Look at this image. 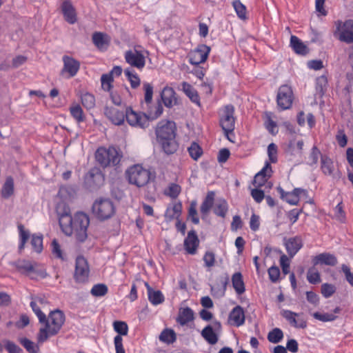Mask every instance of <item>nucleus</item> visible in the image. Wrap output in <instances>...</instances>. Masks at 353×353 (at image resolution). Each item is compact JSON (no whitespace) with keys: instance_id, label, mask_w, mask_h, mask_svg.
Returning a JSON list of instances; mask_svg holds the SVG:
<instances>
[{"instance_id":"21","label":"nucleus","mask_w":353,"mask_h":353,"mask_svg":"<svg viewBox=\"0 0 353 353\" xmlns=\"http://www.w3.org/2000/svg\"><path fill=\"white\" fill-rule=\"evenodd\" d=\"M61 10L65 20L70 24L77 22V14L74 6L68 1H64L61 5Z\"/></svg>"},{"instance_id":"29","label":"nucleus","mask_w":353,"mask_h":353,"mask_svg":"<svg viewBox=\"0 0 353 353\" xmlns=\"http://www.w3.org/2000/svg\"><path fill=\"white\" fill-rule=\"evenodd\" d=\"M232 283L233 288L238 294H242L245 292V284L241 273H234L232 276Z\"/></svg>"},{"instance_id":"59","label":"nucleus","mask_w":353,"mask_h":353,"mask_svg":"<svg viewBox=\"0 0 353 353\" xmlns=\"http://www.w3.org/2000/svg\"><path fill=\"white\" fill-rule=\"evenodd\" d=\"M336 291V288L332 284L323 283L321 285V294L325 298L330 297Z\"/></svg>"},{"instance_id":"57","label":"nucleus","mask_w":353,"mask_h":353,"mask_svg":"<svg viewBox=\"0 0 353 353\" xmlns=\"http://www.w3.org/2000/svg\"><path fill=\"white\" fill-rule=\"evenodd\" d=\"M31 245L35 252H37L38 253L41 252L43 250V237H42V236L33 234L32 236Z\"/></svg>"},{"instance_id":"39","label":"nucleus","mask_w":353,"mask_h":353,"mask_svg":"<svg viewBox=\"0 0 353 353\" xmlns=\"http://www.w3.org/2000/svg\"><path fill=\"white\" fill-rule=\"evenodd\" d=\"M124 74L126 76L128 80L130 81L132 88L135 89L140 85V79L137 74L132 68H126L124 70Z\"/></svg>"},{"instance_id":"64","label":"nucleus","mask_w":353,"mask_h":353,"mask_svg":"<svg viewBox=\"0 0 353 353\" xmlns=\"http://www.w3.org/2000/svg\"><path fill=\"white\" fill-rule=\"evenodd\" d=\"M6 349L9 353H21L22 349L12 341L6 342Z\"/></svg>"},{"instance_id":"40","label":"nucleus","mask_w":353,"mask_h":353,"mask_svg":"<svg viewBox=\"0 0 353 353\" xmlns=\"http://www.w3.org/2000/svg\"><path fill=\"white\" fill-rule=\"evenodd\" d=\"M19 342L29 353H39V345L30 339L27 338H22L19 339Z\"/></svg>"},{"instance_id":"50","label":"nucleus","mask_w":353,"mask_h":353,"mask_svg":"<svg viewBox=\"0 0 353 353\" xmlns=\"http://www.w3.org/2000/svg\"><path fill=\"white\" fill-rule=\"evenodd\" d=\"M190 156L194 159L197 160L203 154L201 148L195 142L192 143L188 148Z\"/></svg>"},{"instance_id":"49","label":"nucleus","mask_w":353,"mask_h":353,"mask_svg":"<svg viewBox=\"0 0 353 353\" xmlns=\"http://www.w3.org/2000/svg\"><path fill=\"white\" fill-rule=\"evenodd\" d=\"M321 155L320 150L317 148L316 146H313L311 152L307 157V163L310 166L316 165L318 163L319 157Z\"/></svg>"},{"instance_id":"23","label":"nucleus","mask_w":353,"mask_h":353,"mask_svg":"<svg viewBox=\"0 0 353 353\" xmlns=\"http://www.w3.org/2000/svg\"><path fill=\"white\" fill-rule=\"evenodd\" d=\"M229 319L237 327L242 325L245 322V314L243 308L239 305L234 307L230 313Z\"/></svg>"},{"instance_id":"18","label":"nucleus","mask_w":353,"mask_h":353,"mask_svg":"<svg viewBox=\"0 0 353 353\" xmlns=\"http://www.w3.org/2000/svg\"><path fill=\"white\" fill-rule=\"evenodd\" d=\"M199 244V241L195 231H190L184 240V248L186 252L190 254H196Z\"/></svg>"},{"instance_id":"41","label":"nucleus","mask_w":353,"mask_h":353,"mask_svg":"<svg viewBox=\"0 0 353 353\" xmlns=\"http://www.w3.org/2000/svg\"><path fill=\"white\" fill-rule=\"evenodd\" d=\"M102 176L100 173L94 174L90 172L87 174L85 178V184L90 188H94L97 185V182L101 180Z\"/></svg>"},{"instance_id":"16","label":"nucleus","mask_w":353,"mask_h":353,"mask_svg":"<svg viewBox=\"0 0 353 353\" xmlns=\"http://www.w3.org/2000/svg\"><path fill=\"white\" fill-rule=\"evenodd\" d=\"M63 68L61 72L62 74L67 73L68 78L75 76L79 70V62L68 56H63Z\"/></svg>"},{"instance_id":"58","label":"nucleus","mask_w":353,"mask_h":353,"mask_svg":"<svg viewBox=\"0 0 353 353\" xmlns=\"http://www.w3.org/2000/svg\"><path fill=\"white\" fill-rule=\"evenodd\" d=\"M313 316L314 319L323 322L332 321L336 319V315L330 313L321 314L320 312H314Z\"/></svg>"},{"instance_id":"34","label":"nucleus","mask_w":353,"mask_h":353,"mask_svg":"<svg viewBox=\"0 0 353 353\" xmlns=\"http://www.w3.org/2000/svg\"><path fill=\"white\" fill-rule=\"evenodd\" d=\"M158 141L161 143L165 153L168 154L174 153L178 148V144L175 140V138Z\"/></svg>"},{"instance_id":"61","label":"nucleus","mask_w":353,"mask_h":353,"mask_svg":"<svg viewBox=\"0 0 353 353\" xmlns=\"http://www.w3.org/2000/svg\"><path fill=\"white\" fill-rule=\"evenodd\" d=\"M30 307L33 312L35 313L39 319V322L44 323L46 321V314L41 310L40 307L38 306L36 301H31L30 302Z\"/></svg>"},{"instance_id":"37","label":"nucleus","mask_w":353,"mask_h":353,"mask_svg":"<svg viewBox=\"0 0 353 353\" xmlns=\"http://www.w3.org/2000/svg\"><path fill=\"white\" fill-rule=\"evenodd\" d=\"M214 200V192H209L205 199V200L203 201L201 208L200 211L201 213L205 216L207 215L211 209V208L213 205Z\"/></svg>"},{"instance_id":"28","label":"nucleus","mask_w":353,"mask_h":353,"mask_svg":"<svg viewBox=\"0 0 353 353\" xmlns=\"http://www.w3.org/2000/svg\"><path fill=\"white\" fill-rule=\"evenodd\" d=\"M194 319V312L190 307H185L179 310L177 322L181 325L187 324Z\"/></svg>"},{"instance_id":"53","label":"nucleus","mask_w":353,"mask_h":353,"mask_svg":"<svg viewBox=\"0 0 353 353\" xmlns=\"http://www.w3.org/2000/svg\"><path fill=\"white\" fill-rule=\"evenodd\" d=\"M232 5L238 17L241 19H246L245 6L239 0L234 1Z\"/></svg>"},{"instance_id":"52","label":"nucleus","mask_w":353,"mask_h":353,"mask_svg":"<svg viewBox=\"0 0 353 353\" xmlns=\"http://www.w3.org/2000/svg\"><path fill=\"white\" fill-rule=\"evenodd\" d=\"M108 290V287L105 284L99 283L92 287L90 293L94 296H103L107 294Z\"/></svg>"},{"instance_id":"46","label":"nucleus","mask_w":353,"mask_h":353,"mask_svg":"<svg viewBox=\"0 0 353 353\" xmlns=\"http://www.w3.org/2000/svg\"><path fill=\"white\" fill-rule=\"evenodd\" d=\"M148 299L150 303L154 305H159L163 302L164 296L161 291L152 290L148 294Z\"/></svg>"},{"instance_id":"44","label":"nucleus","mask_w":353,"mask_h":353,"mask_svg":"<svg viewBox=\"0 0 353 353\" xmlns=\"http://www.w3.org/2000/svg\"><path fill=\"white\" fill-rule=\"evenodd\" d=\"M278 192L281 194V199L291 205H296L299 201V198L294 196L291 192H285L281 187L277 188Z\"/></svg>"},{"instance_id":"45","label":"nucleus","mask_w":353,"mask_h":353,"mask_svg":"<svg viewBox=\"0 0 353 353\" xmlns=\"http://www.w3.org/2000/svg\"><path fill=\"white\" fill-rule=\"evenodd\" d=\"M283 338V331L279 328H274L268 334V339L272 343H279Z\"/></svg>"},{"instance_id":"1","label":"nucleus","mask_w":353,"mask_h":353,"mask_svg":"<svg viewBox=\"0 0 353 353\" xmlns=\"http://www.w3.org/2000/svg\"><path fill=\"white\" fill-rule=\"evenodd\" d=\"M65 321V315L59 310L51 312L48 317H46L44 327L39 329L37 334V342L43 343L46 341L49 337L57 335L61 329Z\"/></svg>"},{"instance_id":"48","label":"nucleus","mask_w":353,"mask_h":353,"mask_svg":"<svg viewBox=\"0 0 353 353\" xmlns=\"http://www.w3.org/2000/svg\"><path fill=\"white\" fill-rule=\"evenodd\" d=\"M307 279L311 284H316L320 283L321 276L320 273L314 267L310 268L307 274Z\"/></svg>"},{"instance_id":"8","label":"nucleus","mask_w":353,"mask_h":353,"mask_svg":"<svg viewBox=\"0 0 353 353\" xmlns=\"http://www.w3.org/2000/svg\"><path fill=\"white\" fill-rule=\"evenodd\" d=\"M294 94L292 88L288 85L279 87L276 95L278 108L281 110H288L292 107Z\"/></svg>"},{"instance_id":"32","label":"nucleus","mask_w":353,"mask_h":353,"mask_svg":"<svg viewBox=\"0 0 353 353\" xmlns=\"http://www.w3.org/2000/svg\"><path fill=\"white\" fill-rule=\"evenodd\" d=\"M182 90L185 93V94L190 98V99L194 103L198 105H200V100L199 97L198 95L197 92L192 88V86L186 83L183 82L182 84Z\"/></svg>"},{"instance_id":"2","label":"nucleus","mask_w":353,"mask_h":353,"mask_svg":"<svg viewBox=\"0 0 353 353\" xmlns=\"http://www.w3.org/2000/svg\"><path fill=\"white\" fill-rule=\"evenodd\" d=\"M126 176L130 183L139 188L147 185L153 178L151 172L141 165H134L126 170Z\"/></svg>"},{"instance_id":"43","label":"nucleus","mask_w":353,"mask_h":353,"mask_svg":"<svg viewBox=\"0 0 353 353\" xmlns=\"http://www.w3.org/2000/svg\"><path fill=\"white\" fill-rule=\"evenodd\" d=\"M159 340L168 344L172 343L176 341V334L172 330L165 329L159 335Z\"/></svg>"},{"instance_id":"11","label":"nucleus","mask_w":353,"mask_h":353,"mask_svg":"<svg viewBox=\"0 0 353 353\" xmlns=\"http://www.w3.org/2000/svg\"><path fill=\"white\" fill-rule=\"evenodd\" d=\"M125 116L128 123L134 127L145 128L149 125V117L141 112H137L131 108L125 109Z\"/></svg>"},{"instance_id":"13","label":"nucleus","mask_w":353,"mask_h":353,"mask_svg":"<svg viewBox=\"0 0 353 353\" xmlns=\"http://www.w3.org/2000/svg\"><path fill=\"white\" fill-rule=\"evenodd\" d=\"M210 48L206 45L199 46L189 54V62L192 65H199L206 61Z\"/></svg>"},{"instance_id":"56","label":"nucleus","mask_w":353,"mask_h":353,"mask_svg":"<svg viewBox=\"0 0 353 353\" xmlns=\"http://www.w3.org/2000/svg\"><path fill=\"white\" fill-rule=\"evenodd\" d=\"M303 140H299L296 141L294 139H292L288 143V150L292 154L294 152L301 153L303 147Z\"/></svg>"},{"instance_id":"62","label":"nucleus","mask_w":353,"mask_h":353,"mask_svg":"<svg viewBox=\"0 0 353 353\" xmlns=\"http://www.w3.org/2000/svg\"><path fill=\"white\" fill-rule=\"evenodd\" d=\"M113 81L112 74H104L101 76V86L104 90L109 91L111 88V83Z\"/></svg>"},{"instance_id":"12","label":"nucleus","mask_w":353,"mask_h":353,"mask_svg":"<svg viewBox=\"0 0 353 353\" xmlns=\"http://www.w3.org/2000/svg\"><path fill=\"white\" fill-rule=\"evenodd\" d=\"M90 269L86 259L79 256L76 259L74 279L79 283L85 282L89 276Z\"/></svg>"},{"instance_id":"15","label":"nucleus","mask_w":353,"mask_h":353,"mask_svg":"<svg viewBox=\"0 0 353 353\" xmlns=\"http://www.w3.org/2000/svg\"><path fill=\"white\" fill-rule=\"evenodd\" d=\"M104 113L111 122L117 125L123 124L126 119L125 112L119 110L114 107H106Z\"/></svg>"},{"instance_id":"25","label":"nucleus","mask_w":353,"mask_h":353,"mask_svg":"<svg viewBox=\"0 0 353 353\" xmlns=\"http://www.w3.org/2000/svg\"><path fill=\"white\" fill-rule=\"evenodd\" d=\"M290 46L296 54L305 55L308 53V48L297 37L291 36Z\"/></svg>"},{"instance_id":"60","label":"nucleus","mask_w":353,"mask_h":353,"mask_svg":"<svg viewBox=\"0 0 353 353\" xmlns=\"http://www.w3.org/2000/svg\"><path fill=\"white\" fill-rule=\"evenodd\" d=\"M143 90L145 92L144 99L145 103H150L152 100L153 96V87L152 85L147 82L143 83Z\"/></svg>"},{"instance_id":"6","label":"nucleus","mask_w":353,"mask_h":353,"mask_svg":"<svg viewBox=\"0 0 353 353\" xmlns=\"http://www.w3.org/2000/svg\"><path fill=\"white\" fill-rule=\"evenodd\" d=\"M335 27L334 35L341 41L346 43L353 42V20H347L344 22L337 21L335 22Z\"/></svg>"},{"instance_id":"3","label":"nucleus","mask_w":353,"mask_h":353,"mask_svg":"<svg viewBox=\"0 0 353 353\" xmlns=\"http://www.w3.org/2000/svg\"><path fill=\"white\" fill-rule=\"evenodd\" d=\"M122 155L114 147L99 148L97 149L95 158L102 167L114 166L119 163Z\"/></svg>"},{"instance_id":"17","label":"nucleus","mask_w":353,"mask_h":353,"mask_svg":"<svg viewBox=\"0 0 353 353\" xmlns=\"http://www.w3.org/2000/svg\"><path fill=\"white\" fill-rule=\"evenodd\" d=\"M281 314L293 327L305 328L307 326L306 321L303 319L299 318V314L298 313L288 310H283L281 311Z\"/></svg>"},{"instance_id":"27","label":"nucleus","mask_w":353,"mask_h":353,"mask_svg":"<svg viewBox=\"0 0 353 353\" xmlns=\"http://www.w3.org/2000/svg\"><path fill=\"white\" fill-rule=\"evenodd\" d=\"M94 44L101 50H104L108 46V39L106 34L102 32H95L92 35Z\"/></svg>"},{"instance_id":"42","label":"nucleus","mask_w":353,"mask_h":353,"mask_svg":"<svg viewBox=\"0 0 353 353\" xmlns=\"http://www.w3.org/2000/svg\"><path fill=\"white\" fill-rule=\"evenodd\" d=\"M70 112L77 123L83 122L85 120L83 110L79 105H74L71 106L70 108Z\"/></svg>"},{"instance_id":"30","label":"nucleus","mask_w":353,"mask_h":353,"mask_svg":"<svg viewBox=\"0 0 353 353\" xmlns=\"http://www.w3.org/2000/svg\"><path fill=\"white\" fill-rule=\"evenodd\" d=\"M202 337L211 345H214L218 341V336L213 330L211 325H207L205 327L201 333Z\"/></svg>"},{"instance_id":"35","label":"nucleus","mask_w":353,"mask_h":353,"mask_svg":"<svg viewBox=\"0 0 353 353\" xmlns=\"http://www.w3.org/2000/svg\"><path fill=\"white\" fill-rule=\"evenodd\" d=\"M333 161L327 156L321 157V169L323 174L326 175H332L334 172Z\"/></svg>"},{"instance_id":"19","label":"nucleus","mask_w":353,"mask_h":353,"mask_svg":"<svg viewBox=\"0 0 353 353\" xmlns=\"http://www.w3.org/2000/svg\"><path fill=\"white\" fill-rule=\"evenodd\" d=\"M314 265H326L334 266L337 263L336 257L330 253L323 252L315 256L312 259Z\"/></svg>"},{"instance_id":"7","label":"nucleus","mask_w":353,"mask_h":353,"mask_svg":"<svg viewBox=\"0 0 353 353\" xmlns=\"http://www.w3.org/2000/svg\"><path fill=\"white\" fill-rule=\"evenodd\" d=\"M90 224L88 216L83 212L77 213L74 217V230L76 238L82 242L87 238V229Z\"/></svg>"},{"instance_id":"51","label":"nucleus","mask_w":353,"mask_h":353,"mask_svg":"<svg viewBox=\"0 0 353 353\" xmlns=\"http://www.w3.org/2000/svg\"><path fill=\"white\" fill-rule=\"evenodd\" d=\"M81 103L87 109H92L95 105V98L92 94L85 93L81 96Z\"/></svg>"},{"instance_id":"36","label":"nucleus","mask_w":353,"mask_h":353,"mask_svg":"<svg viewBox=\"0 0 353 353\" xmlns=\"http://www.w3.org/2000/svg\"><path fill=\"white\" fill-rule=\"evenodd\" d=\"M14 193V180L12 176H8L1 189V196L8 199Z\"/></svg>"},{"instance_id":"47","label":"nucleus","mask_w":353,"mask_h":353,"mask_svg":"<svg viewBox=\"0 0 353 353\" xmlns=\"http://www.w3.org/2000/svg\"><path fill=\"white\" fill-rule=\"evenodd\" d=\"M18 229L20 236V244L19 245V250H21L24 248L26 243L30 238V232L28 230H25L24 226L21 224L18 225Z\"/></svg>"},{"instance_id":"54","label":"nucleus","mask_w":353,"mask_h":353,"mask_svg":"<svg viewBox=\"0 0 353 353\" xmlns=\"http://www.w3.org/2000/svg\"><path fill=\"white\" fill-rule=\"evenodd\" d=\"M188 218L191 219L193 223H199V218L196 210V202L195 201H192L190 205L188 210Z\"/></svg>"},{"instance_id":"55","label":"nucleus","mask_w":353,"mask_h":353,"mask_svg":"<svg viewBox=\"0 0 353 353\" xmlns=\"http://www.w3.org/2000/svg\"><path fill=\"white\" fill-rule=\"evenodd\" d=\"M113 327L115 332L120 336H125L128 334V327L125 322L117 321L113 323Z\"/></svg>"},{"instance_id":"9","label":"nucleus","mask_w":353,"mask_h":353,"mask_svg":"<svg viewBox=\"0 0 353 353\" xmlns=\"http://www.w3.org/2000/svg\"><path fill=\"white\" fill-rule=\"evenodd\" d=\"M146 50H138L136 48L125 52V61L132 67L142 70L145 65Z\"/></svg>"},{"instance_id":"20","label":"nucleus","mask_w":353,"mask_h":353,"mask_svg":"<svg viewBox=\"0 0 353 353\" xmlns=\"http://www.w3.org/2000/svg\"><path fill=\"white\" fill-rule=\"evenodd\" d=\"M74 219L70 214L63 213L59 216V225L63 232L67 236H70L73 233L74 230Z\"/></svg>"},{"instance_id":"5","label":"nucleus","mask_w":353,"mask_h":353,"mask_svg":"<svg viewBox=\"0 0 353 353\" xmlns=\"http://www.w3.org/2000/svg\"><path fill=\"white\" fill-rule=\"evenodd\" d=\"M234 108L232 105L225 106L220 117V125L227 139L232 141L230 135L235 128V118L234 117Z\"/></svg>"},{"instance_id":"63","label":"nucleus","mask_w":353,"mask_h":353,"mask_svg":"<svg viewBox=\"0 0 353 353\" xmlns=\"http://www.w3.org/2000/svg\"><path fill=\"white\" fill-rule=\"evenodd\" d=\"M268 154L271 163H276L277 161V146L272 143L268 147Z\"/></svg>"},{"instance_id":"31","label":"nucleus","mask_w":353,"mask_h":353,"mask_svg":"<svg viewBox=\"0 0 353 353\" xmlns=\"http://www.w3.org/2000/svg\"><path fill=\"white\" fill-rule=\"evenodd\" d=\"M182 210V205L180 202L174 203L172 207L167 208L165 214V218L170 221L174 219H179Z\"/></svg>"},{"instance_id":"33","label":"nucleus","mask_w":353,"mask_h":353,"mask_svg":"<svg viewBox=\"0 0 353 353\" xmlns=\"http://www.w3.org/2000/svg\"><path fill=\"white\" fill-rule=\"evenodd\" d=\"M228 210V205L227 201L223 199H218L214 206V213L219 216L224 218Z\"/></svg>"},{"instance_id":"10","label":"nucleus","mask_w":353,"mask_h":353,"mask_svg":"<svg viewBox=\"0 0 353 353\" xmlns=\"http://www.w3.org/2000/svg\"><path fill=\"white\" fill-rule=\"evenodd\" d=\"M175 123L170 121H161L155 130L157 141L175 138Z\"/></svg>"},{"instance_id":"4","label":"nucleus","mask_w":353,"mask_h":353,"mask_svg":"<svg viewBox=\"0 0 353 353\" xmlns=\"http://www.w3.org/2000/svg\"><path fill=\"white\" fill-rule=\"evenodd\" d=\"M92 212L94 216L102 221L110 219L115 213L113 202L109 199H99L92 205Z\"/></svg>"},{"instance_id":"14","label":"nucleus","mask_w":353,"mask_h":353,"mask_svg":"<svg viewBox=\"0 0 353 353\" xmlns=\"http://www.w3.org/2000/svg\"><path fill=\"white\" fill-rule=\"evenodd\" d=\"M283 241L287 252L290 257H293L303 247L302 239L299 236L284 238Z\"/></svg>"},{"instance_id":"26","label":"nucleus","mask_w":353,"mask_h":353,"mask_svg":"<svg viewBox=\"0 0 353 353\" xmlns=\"http://www.w3.org/2000/svg\"><path fill=\"white\" fill-rule=\"evenodd\" d=\"M271 172V165L269 163L267 162L263 168L255 175L253 181L254 185H255L256 187L262 186L263 185V181H259V179L262 177L263 179L265 178L268 179L270 176Z\"/></svg>"},{"instance_id":"22","label":"nucleus","mask_w":353,"mask_h":353,"mask_svg":"<svg viewBox=\"0 0 353 353\" xmlns=\"http://www.w3.org/2000/svg\"><path fill=\"white\" fill-rule=\"evenodd\" d=\"M161 97L164 105L168 108H172L176 104L175 92L171 88H164L161 92Z\"/></svg>"},{"instance_id":"24","label":"nucleus","mask_w":353,"mask_h":353,"mask_svg":"<svg viewBox=\"0 0 353 353\" xmlns=\"http://www.w3.org/2000/svg\"><path fill=\"white\" fill-rule=\"evenodd\" d=\"M10 264L15 267L20 273L28 276L30 275L31 270L33 268V262L28 260L19 259L16 261L10 262Z\"/></svg>"},{"instance_id":"38","label":"nucleus","mask_w":353,"mask_h":353,"mask_svg":"<svg viewBox=\"0 0 353 353\" xmlns=\"http://www.w3.org/2000/svg\"><path fill=\"white\" fill-rule=\"evenodd\" d=\"M33 268L31 270V274L29 275L32 279H44L47 276L46 269L37 263L33 262Z\"/></svg>"}]
</instances>
